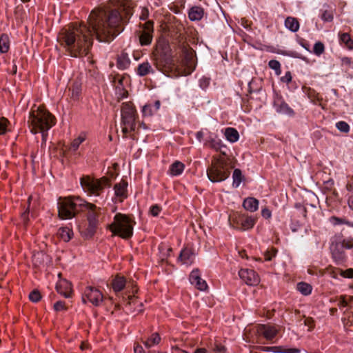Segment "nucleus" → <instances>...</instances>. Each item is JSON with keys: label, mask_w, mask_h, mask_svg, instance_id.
<instances>
[{"label": "nucleus", "mask_w": 353, "mask_h": 353, "mask_svg": "<svg viewBox=\"0 0 353 353\" xmlns=\"http://www.w3.org/2000/svg\"><path fill=\"white\" fill-rule=\"evenodd\" d=\"M134 3L128 0H110L105 6L93 10L88 25L63 29L58 39L70 56L80 57L88 54L94 37L100 42H110L123 29L133 14Z\"/></svg>", "instance_id": "nucleus-1"}, {"label": "nucleus", "mask_w": 353, "mask_h": 353, "mask_svg": "<svg viewBox=\"0 0 353 353\" xmlns=\"http://www.w3.org/2000/svg\"><path fill=\"white\" fill-rule=\"evenodd\" d=\"M57 205L58 214L61 219H72L79 211H81L87 214L88 221H96L101 211L99 208L79 196L59 198Z\"/></svg>", "instance_id": "nucleus-2"}, {"label": "nucleus", "mask_w": 353, "mask_h": 353, "mask_svg": "<svg viewBox=\"0 0 353 353\" xmlns=\"http://www.w3.org/2000/svg\"><path fill=\"white\" fill-rule=\"evenodd\" d=\"M28 123L31 132L41 133L45 140L47 132L55 124V118L44 108L39 106L31 110Z\"/></svg>", "instance_id": "nucleus-3"}, {"label": "nucleus", "mask_w": 353, "mask_h": 353, "mask_svg": "<svg viewBox=\"0 0 353 353\" xmlns=\"http://www.w3.org/2000/svg\"><path fill=\"white\" fill-rule=\"evenodd\" d=\"M196 67V63L193 54L185 53L184 57L179 62H176L173 59H168L165 61L163 73H168V76H187L191 74Z\"/></svg>", "instance_id": "nucleus-4"}, {"label": "nucleus", "mask_w": 353, "mask_h": 353, "mask_svg": "<svg viewBox=\"0 0 353 353\" xmlns=\"http://www.w3.org/2000/svg\"><path fill=\"white\" fill-rule=\"evenodd\" d=\"M80 185L84 193L90 197L95 198L94 201L97 202V199L103 198L104 190L110 187V183L109 179L105 176L97 179L84 175L80 178Z\"/></svg>", "instance_id": "nucleus-5"}, {"label": "nucleus", "mask_w": 353, "mask_h": 353, "mask_svg": "<svg viewBox=\"0 0 353 353\" xmlns=\"http://www.w3.org/2000/svg\"><path fill=\"white\" fill-rule=\"evenodd\" d=\"M230 174L228 163L223 159L213 162L207 170V175L210 181L218 183L225 181Z\"/></svg>", "instance_id": "nucleus-6"}, {"label": "nucleus", "mask_w": 353, "mask_h": 353, "mask_svg": "<svg viewBox=\"0 0 353 353\" xmlns=\"http://www.w3.org/2000/svg\"><path fill=\"white\" fill-rule=\"evenodd\" d=\"M137 112L131 103H123L121 107V125L124 134L136 128Z\"/></svg>", "instance_id": "nucleus-7"}, {"label": "nucleus", "mask_w": 353, "mask_h": 353, "mask_svg": "<svg viewBox=\"0 0 353 353\" xmlns=\"http://www.w3.org/2000/svg\"><path fill=\"white\" fill-rule=\"evenodd\" d=\"M103 301L102 292L95 287L87 286L82 294V301L83 303L90 302L94 306H99Z\"/></svg>", "instance_id": "nucleus-8"}, {"label": "nucleus", "mask_w": 353, "mask_h": 353, "mask_svg": "<svg viewBox=\"0 0 353 353\" xmlns=\"http://www.w3.org/2000/svg\"><path fill=\"white\" fill-rule=\"evenodd\" d=\"M130 222H112L108 228L114 234L123 239H128L132 236L133 228Z\"/></svg>", "instance_id": "nucleus-9"}, {"label": "nucleus", "mask_w": 353, "mask_h": 353, "mask_svg": "<svg viewBox=\"0 0 353 353\" xmlns=\"http://www.w3.org/2000/svg\"><path fill=\"white\" fill-rule=\"evenodd\" d=\"M279 325L271 324H260L256 327L259 335L263 336L268 341L273 340L279 332Z\"/></svg>", "instance_id": "nucleus-10"}, {"label": "nucleus", "mask_w": 353, "mask_h": 353, "mask_svg": "<svg viewBox=\"0 0 353 353\" xmlns=\"http://www.w3.org/2000/svg\"><path fill=\"white\" fill-rule=\"evenodd\" d=\"M239 276L248 285H257L260 282L259 274L253 270L241 269L239 271Z\"/></svg>", "instance_id": "nucleus-11"}, {"label": "nucleus", "mask_w": 353, "mask_h": 353, "mask_svg": "<svg viewBox=\"0 0 353 353\" xmlns=\"http://www.w3.org/2000/svg\"><path fill=\"white\" fill-rule=\"evenodd\" d=\"M330 249L332 258L337 264H341L345 261V248L340 241L332 242Z\"/></svg>", "instance_id": "nucleus-12"}, {"label": "nucleus", "mask_w": 353, "mask_h": 353, "mask_svg": "<svg viewBox=\"0 0 353 353\" xmlns=\"http://www.w3.org/2000/svg\"><path fill=\"white\" fill-rule=\"evenodd\" d=\"M189 280L192 285L201 291L205 290L208 288V284L205 280L201 279L200 271L198 269L191 272Z\"/></svg>", "instance_id": "nucleus-13"}, {"label": "nucleus", "mask_w": 353, "mask_h": 353, "mask_svg": "<svg viewBox=\"0 0 353 353\" xmlns=\"http://www.w3.org/2000/svg\"><path fill=\"white\" fill-rule=\"evenodd\" d=\"M57 292L65 298L71 297L73 290L70 282L66 279H60L56 285Z\"/></svg>", "instance_id": "nucleus-14"}, {"label": "nucleus", "mask_w": 353, "mask_h": 353, "mask_svg": "<svg viewBox=\"0 0 353 353\" xmlns=\"http://www.w3.org/2000/svg\"><path fill=\"white\" fill-rule=\"evenodd\" d=\"M78 227L81 235L88 238L92 236L95 233L97 224L96 222H80Z\"/></svg>", "instance_id": "nucleus-15"}, {"label": "nucleus", "mask_w": 353, "mask_h": 353, "mask_svg": "<svg viewBox=\"0 0 353 353\" xmlns=\"http://www.w3.org/2000/svg\"><path fill=\"white\" fill-rule=\"evenodd\" d=\"M153 31V23L147 21L145 23V30L140 36V42L142 46L149 45L152 39V32Z\"/></svg>", "instance_id": "nucleus-16"}, {"label": "nucleus", "mask_w": 353, "mask_h": 353, "mask_svg": "<svg viewBox=\"0 0 353 353\" xmlns=\"http://www.w3.org/2000/svg\"><path fill=\"white\" fill-rule=\"evenodd\" d=\"M274 108L276 112L279 114H286L290 117L294 114V111L283 100H276L274 103Z\"/></svg>", "instance_id": "nucleus-17"}, {"label": "nucleus", "mask_w": 353, "mask_h": 353, "mask_svg": "<svg viewBox=\"0 0 353 353\" xmlns=\"http://www.w3.org/2000/svg\"><path fill=\"white\" fill-rule=\"evenodd\" d=\"M110 284L114 292H119L125 288L127 281L124 276L117 274L112 278Z\"/></svg>", "instance_id": "nucleus-18"}, {"label": "nucleus", "mask_w": 353, "mask_h": 353, "mask_svg": "<svg viewBox=\"0 0 353 353\" xmlns=\"http://www.w3.org/2000/svg\"><path fill=\"white\" fill-rule=\"evenodd\" d=\"M161 107V102L159 101H155L153 103H148L143 106L142 114L143 117H151L159 110Z\"/></svg>", "instance_id": "nucleus-19"}, {"label": "nucleus", "mask_w": 353, "mask_h": 353, "mask_svg": "<svg viewBox=\"0 0 353 353\" xmlns=\"http://www.w3.org/2000/svg\"><path fill=\"white\" fill-rule=\"evenodd\" d=\"M179 259L183 264L190 265L194 261V252L190 248H183L180 253Z\"/></svg>", "instance_id": "nucleus-20"}, {"label": "nucleus", "mask_w": 353, "mask_h": 353, "mask_svg": "<svg viewBox=\"0 0 353 353\" xmlns=\"http://www.w3.org/2000/svg\"><path fill=\"white\" fill-rule=\"evenodd\" d=\"M88 134L86 132H81L76 138H74L70 143L69 150L72 152H75L79 149L81 144H82L87 139Z\"/></svg>", "instance_id": "nucleus-21"}, {"label": "nucleus", "mask_w": 353, "mask_h": 353, "mask_svg": "<svg viewBox=\"0 0 353 353\" xmlns=\"http://www.w3.org/2000/svg\"><path fill=\"white\" fill-rule=\"evenodd\" d=\"M128 183L125 180H121L119 183H116L114 187L115 195L123 201L127 197Z\"/></svg>", "instance_id": "nucleus-22"}, {"label": "nucleus", "mask_w": 353, "mask_h": 353, "mask_svg": "<svg viewBox=\"0 0 353 353\" xmlns=\"http://www.w3.org/2000/svg\"><path fill=\"white\" fill-rule=\"evenodd\" d=\"M243 208L250 212H255L259 208V201L254 197H248L243 203Z\"/></svg>", "instance_id": "nucleus-23"}, {"label": "nucleus", "mask_w": 353, "mask_h": 353, "mask_svg": "<svg viewBox=\"0 0 353 353\" xmlns=\"http://www.w3.org/2000/svg\"><path fill=\"white\" fill-rule=\"evenodd\" d=\"M230 225L234 230L238 231H245L254 227V222H229Z\"/></svg>", "instance_id": "nucleus-24"}, {"label": "nucleus", "mask_w": 353, "mask_h": 353, "mask_svg": "<svg viewBox=\"0 0 353 353\" xmlns=\"http://www.w3.org/2000/svg\"><path fill=\"white\" fill-rule=\"evenodd\" d=\"M69 91L70 92V99L74 101H78L81 92V83L78 81L74 82L72 88L69 89Z\"/></svg>", "instance_id": "nucleus-25"}, {"label": "nucleus", "mask_w": 353, "mask_h": 353, "mask_svg": "<svg viewBox=\"0 0 353 353\" xmlns=\"http://www.w3.org/2000/svg\"><path fill=\"white\" fill-rule=\"evenodd\" d=\"M185 168V165L183 163L176 161L170 167L169 172L171 176H179L181 175Z\"/></svg>", "instance_id": "nucleus-26"}, {"label": "nucleus", "mask_w": 353, "mask_h": 353, "mask_svg": "<svg viewBox=\"0 0 353 353\" xmlns=\"http://www.w3.org/2000/svg\"><path fill=\"white\" fill-rule=\"evenodd\" d=\"M224 135L225 139L230 143H235L239 139L238 131L233 128H225Z\"/></svg>", "instance_id": "nucleus-27"}, {"label": "nucleus", "mask_w": 353, "mask_h": 353, "mask_svg": "<svg viewBox=\"0 0 353 353\" xmlns=\"http://www.w3.org/2000/svg\"><path fill=\"white\" fill-rule=\"evenodd\" d=\"M189 19L191 21H199L203 16V10L201 7H192L188 13Z\"/></svg>", "instance_id": "nucleus-28"}, {"label": "nucleus", "mask_w": 353, "mask_h": 353, "mask_svg": "<svg viewBox=\"0 0 353 353\" xmlns=\"http://www.w3.org/2000/svg\"><path fill=\"white\" fill-rule=\"evenodd\" d=\"M339 36L341 45H343L348 50L353 49V40L348 33H339Z\"/></svg>", "instance_id": "nucleus-29"}, {"label": "nucleus", "mask_w": 353, "mask_h": 353, "mask_svg": "<svg viewBox=\"0 0 353 353\" xmlns=\"http://www.w3.org/2000/svg\"><path fill=\"white\" fill-rule=\"evenodd\" d=\"M137 74L143 77L154 72L152 65L148 62H143L139 65L137 68Z\"/></svg>", "instance_id": "nucleus-30"}, {"label": "nucleus", "mask_w": 353, "mask_h": 353, "mask_svg": "<svg viewBox=\"0 0 353 353\" xmlns=\"http://www.w3.org/2000/svg\"><path fill=\"white\" fill-rule=\"evenodd\" d=\"M57 235L65 242H68L73 236V231L68 227L61 228Z\"/></svg>", "instance_id": "nucleus-31"}, {"label": "nucleus", "mask_w": 353, "mask_h": 353, "mask_svg": "<svg viewBox=\"0 0 353 353\" xmlns=\"http://www.w3.org/2000/svg\"><path fill=\"white\" fill-rule=\"evenodd\" d=\"M285 26L292 32H296L299 29V23L296 19L288 17L285 20Z\"/></svg>", "instance_id": "nucleus-32"}, {"label": "nucleus", "mask_w": 353, "mask_h": 353, "mask_svg": "<svg viewBox=\"0 0 353 353\" xmlns=\"http://www.w3.org/2000/svg\"><path fill=\"white\" fill-rule=\"evenodd\" d=\"M141 341L147 348H150L160 343L161 337L157 332H154L147 340Z\"/></svg>", "instance_id": "nucleus-33"}, {"label": "nucleus", "mask_w": 353, "mask_h": 353, "mask_svg": "<svg viewBox=\"0 0 353 353\" xmlns=\"http://www.w3.org/2000/svg\"><path fill=\"white\" fill-rule=\"evenodd\" d=\"M130 61L128 54L121 53L117 58V66L119 69H126L130 65Z\"/></svg>", "instance_id": "nucleus-34"}, {"label": "nucleus", "mask_w": 353, "mask_h": 353, "mask_svg": "<svg viewBox=\"0 0 353 353\" xmlns=\"http://www.w3.org/2000/svg\"><path fill=\"white\" fill-rule=\"evenodd\" d=\"M296 290L303 295L308 296L312 293V287L305 282H299L296 285Z\"/></svg>", "instance_id": "nucleus-35"}, {"label": "nucleus", "mask_w": 353, "mask_h": 353, "mask_svg": "<svg viewBox=\"0 0 353 353\" xmlns=\"http://www.w3.org/2000/svg\"><path fill=\"white\" fill-rule=\"evenodd\" d=\"M243 176L242 174V172L241 171V170L239 169H235L233 172V174H232V179H233V182H232V185L234 188H238L241 183L243 181Z\"/></svg>", "instance_id": "nucleus-36"}, {"label": "nucleus", "mask_w": 353, "mask_h": 353, "mask_svg": "<svg viewBox=\"0 0 353 353\" xmlns=\"http://www.w3.org/2000/svg\"><path fill=\"white\" fill-rule=\"evenodd\" d=\"M10 48L9 37L7 34H2L0 37V52L6 53L8 51Z\"/></svg>", "instance_id": "nucleus-37"}, {"label": "nucleus", "mask_w": 353, "mask_h": 353, "mask_svg": "<svg viewBox=\"0 0 353 353\" xmlns=\"http://www.w3.org/2000/svg\"><path fill=\"white\" fill-rule=\"evenodd\" d=\"M325 6L321 10V19L324 22H330L333 20V13L332 9H325Z\"/></svg>", "instance_id": "nucleus-38"}, {"label": "nucleus", "mask_w": 353, "mask_h": 353, "mask_svg": "<svg viewBox=\"0 0 353 353\" xmlns=\"http://www.w3.org/2000/svg\"><path fill=\"white\" fill-rule=\"evenodd\" d=\"M325 50V46L323 43L318 41L316 42L314 45L313 52L315 55L319 57L321 56Z\"/></svg>", "instance_id": "nucleus-39"}, {"label": "nucleus", "mask_w": 353, "mask_h": 353, "mask_svg": "<svg viewBox=\"0 0 353 353\" xmlns=\"http://www.w3.org/2000/svg\"><path fill=\"white\" fill-rule=\"evenodd\" d=\"M269 67L275 71L276 75H280L281 73V63L276 60H270L268 63Z\"/></svg>", "instance_id": "nucleus-40"}, {"label": "nucleus", "mask_w": 353, "mask_h": 353, "mask_svg": "<svg viewBox=\"0 0 353 353\" xmlns=\"http://www.w3.org/2000/svg\"><path fill=\"white\" fill-rule=\"evenodd\" d=\"M277 254V250L274 248H271L264 252V259L266 261H271L276 256Z\"/></svg>", "instance_id": "nucleus-41"}, {"label": "nucleus", "mask_w": 353, "mask_h": 353, "mask_svg": "<svg viewBox=\"0 0 353 353\" xmlns=\"http://www.w3.org/2000/svg\"><path fill=\"white\" fill-rule=\"evenodd\" d=\"M53 308L56 312H65L68 310V307L65 301H58L54 304Z\"/></svg>", "instance_id": "nucleus-42"}, {"label": "nucleus", "mask_w": 353, "mask_h": 353, "mask_svg": "<svg viewBox=\"0 0 353 353\" xmlns=\"http://www.w3.org/2000/svg\"><path fill=\"white\" fill-rule=\"evenodd\" d=\"M336 128L341 132L347 133L350 131V125L345 121L337 122Z\"/></svg>", "instance_id": "nucleus-43"}, {"label": "nucleus", "mask_w": 353, "mask_h": 353, "mask_svg": "<svg viewBox=\"0 0 353 353\" xmlns=\"http://www.w3.org/2000/svg\"><path fill=\"white\" fill-rule=\"evenodd\" d=\"M128 298H129V301L127 303V304H126V307H129V309H128V310H129L130 312H134V311H135V309H132V308L131 307L132 305H135L137 303L139 305H140L141 307H142V304H141V303H140V302L137 300V299L136 297H134V296H129V297H128Z\"/></svg>", "instance_id": "nucleus-44"}, {"label": "nucleus", "mask_w": 353, "mask_h": 353, "mask_svg": "<svg viewBox=\"0 0 353 353\" xmlns=\"http://www.w3.org/2000/svg\"><path fill=\"white\" fill-rule=\"evenodd\" d=\"M41 299V295L38 290H33L29 294V299L34 303L39 302Z\"/></svg>", "instance_id": "nucleus-45"}, {"label": "nucleus", "mask_w": 353, "mask_h": 353, "mask_svg": "<svg viewBox=\"0 0 353 353\" xmlns=\"http://www.w3.org/2000/svg\"><path fill=\"white\" fill-rule=\"evenodd\" d=\"M304 325L308 327V331L311 332L315 327V321L312 317H306L304 320Z\"/></svg>", "instance_id": "nucleus-46"}, {"label": "nucleus", "mask_w": 353, "mask_h": 353, "mask_svg": "<svg viewBox=\"0 0 353 353\" xmlns=\"http://www.w3.org/2000/svg\"><path fill=\"white\" fill-rule=\"evenodd\" d=\"M8 121L3 117H0V135L4 134L7 132V125Z\"/></svg>", "instance_id": "nucleus-47"}, {"label": "nucleus", "mask_w": 353, "mask_h": 353, "mask_svg": "<svg viewBox=\"0 0 353 353\" xmlns=\"http://www.w3.org/2000/svg\"><path fill=\"white\" fill-rule=\"evenodd\" d=\"M341 244H343V247L345 249H352L353 248V239L348 238L343 239L342 241H340Z\"/></svg>", "instance_id": "nucleus-48"}, {"label": "nucleus", "mask_w": 353, "mask_h": 353, "mask_svg": "<svg viewBox=\"0 0 353 353\" xmlns=\"http://www.w3.org/2000/svg\"><path fill=\"white\" fill-rule=\"evenodd\" d=\"M161 207L158 205H152L150 207V213L152 216H153L154 217L155 216H157L160 212H161Z\"/></svg>", "instance_id": "nucleus-49"}, {"label": "nucleus", "mask_w": 353, "mask_h": 353, "mask_svg": "<svg viewBox=\"0 0 353 353\" xmlns=\"http://www.w3.org/2000/svg\"><path fill=\"white\" fill-rule=\"evenodd\" d=\"M340 274L345 278H353V268H349L346 270H341Z\"/></svg>", "instance_id": "nucleus-50"}, {"label": "nucleus", "mask_w": 353, "mask_h": 353, "mask_svg": "<svg viewBox=\"0 0 353 353\" xmlns=\"http://www.w3.org/2000/svg\"><path fill=\"white\" fill-rule=\"evenodd\" d=\"M210 84V79L203 77L199 79V85L202 89H205Z\"/></svg>", "instance_id": "nucleus-51"}, {"label": "nucleus", "mask_w": 353, "mask_h": 353, "mask_svg": "<svg viewBox=\"0 0 353 353\" xmlns=\"http://www.w3.org/2000/svg\"><path fill=\"white\" fill-rule=\"evenodd\" d=\"M281 54L285 56H288L294 58H301V54H299L296 51H284L281 52Z\"/></svg>", "instance_id": "nucleus-52"}, {"label": "nucleus", "mask_w": 353, "mask_h": 353, "mask_svg": "<svg viewBox=\"0 0 353 353\" xmlns=\"http://www.w3.org/2000/svg\"><path fill=\"white\" fill-rule=\"evenodd\" d=\"M292 74L290 71L285 72V75L281 78L282 82L289 83L292 81Z\"/></svg>", "instance_id": "nucleus-53"}, {"label": "nucleus", "mask_w": 353, "mask_h": 353, "mask_svg": "<svg viewBox=\"0 0 353 353\" xmlns=\"http://www.w3.org/2000/svg\"><path fill=\"white\" fill-rule=\"evenodd\" d=\"M214 352H225L226 348L224 345H221V343H216L214 345V347L213 349Z\"/></svg>", "instance_id": "nucleus-54"}, {"label": "nucleus", "mask_w": 353, "mask_h": 353, "mask_svg": "<svg viewBox=\"0 0 353 353\" xmlns=\"http://www.w3.org/2000/svg\"><path fill=\"white\" fill-rule=\"evenodd\" d=\"M113 221H130V220L125 214H123L121 213H117L114 215Z\"/></svg>", "instance_id": "nucleus-55"}, {"label": "nucleus", "mask_w": 353, "mask_h": 353, "mask_svg": "<svg viewBox=\"0 0 353 353\" xmlns=\"http://www.w3.org/2000/svg\"><path fill=\"white\" fill-rule=\"evenodd\" d=\"M261 215L263 219H268L271 218V212L267 208H263L261 210Z\"/></svg>", "instance_id": "nucleus-56"}, {"label": "nucleus", "mask_w": 353, "mask_h": 353, "mask_svg": "<svg viewBox=\"0 0 353 353\" xmlns=\"http://www.w3.org/2000/svg\"><path fill=\"white\" fill-rule=\"evenodd\" d=\"M338 305L340 307H345L347 306L348 302L346 300L345 296H341Z\"/></svg>", "instance_id": "nucleus-57"}, {"label": "nucleus", "mask_w": 353, "mask_h": 353, "mask_svg": "<svg viewBox=\"0 0 353 353\" xmlns=\"http://www.w3.org/2000/svg\"><path fill=\"white\" fill-rule=\"evenodd\" d=\"M341 63L343 65L350 66L352 64V61L349 57H342Z\"/></svg>", "instance_id": "nucleus-58"}, {"label": "nucleus", "mask_w": 353, "mask_h": 353, "mask_svg": "<svg viewBox=\"0 0 353 353\" xmlns=\"http://www.w3.org/2000/svg\"><path fill=\"white\" fill-rule=\"evenodd\" d=\"M134 353H145L143 347L139 343L134 344Z\"/></svg>", "instance_id": "nucleus-59"}, {"label": "nucleus", "mask_w": 353, "mask_h": 353, "mask_svg": "<svg viewBox=\"0 0 353 353\" xmlns=\"http://www.w3.org/2000/svg\"><path fill=\"white\" fill-rule=\"evenodd\" d=\"M280 348H281L280 347H265V351L272 350L274 352H282L283 351H281L280 350Z\"/></svg>", "instance_id": "nucleus-60"}, {"label": "nucleus", "mask_w": 353, "mask_h": 353, "mask_svg": "<svg viewBox=\"0 0 353 353\" xmlns=\"http://www.w3.org/2000/svg\"><path fill=\"white\" fill-rule=\"evenodd\" d=\"M221 141L220 140L217 141H213L212 143V147H213L214 148L218 150L221 148Z\"/></svg>", "instance_id": "nucleus-61"}, {"label": "nucleus", "mask_w": 353, "mask_h": 353, "mask_svg": "<svg viewBox=\"0 0 353 353\" xmlns=\"http://www.w3.org/2000/svg\"><path fill=\"white\" fill-rule=\"evenodd\" d=\"M347 190L350 192H353V183H347L346 185Z\"/></svg>", "instance_id": "nucleus-62"}, {"label": "nucleus", "mask_w": 353, "mask_h": 353, "mask_svg": "<svg viewBox=\"0 0 353 353\" xmlns=\"http://www.w3.org/2000/svg\"><path fill=\"white\" fill-rule=\"evenodd\" d=\"M194 353H207V350L205 348H196Z\"/></svg>", "instance_id": "nucleus-63"}, {"label": "nucleus", "mask_w": 353, "mask_h": 353, "mask_svg": "<svg viewBox=\"0 0 353 353\" xmlns=\"http://www.w3.org/2000/svg\"><path fill=\"white\" fill-rule=\"evenodd\" d=\"M348 205L349 207L353 210V195L349 198Z\"/></svg>", "instance_id": "nucleus-64"}]
</instances>
